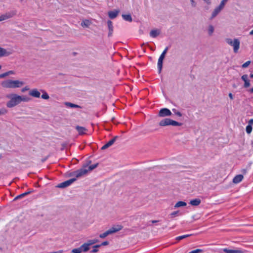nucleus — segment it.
Listing matches in <instances>:
<instances>
[{
	"instance_id": "obj_37",
	"label": "nucleus",
	"mask_w": 253,
	"mask_h": 253,
	"mask_svg": "<svg viewBox=\"0 0 253 253\" xmlns=\"http://www.w3.org/2000/svg\"><path fill=\"white\" fill-rule=\"evenodd\" d=\"M98 164H95L90 166L87 169L88 171H91L97 167Z\"/></svg>"
},
{
	"instance_id": "obj_54",
	"label": "nucleus",
	"mask_w": 253,
	"mask_h": 253,
	"mask_svg": "<svg viewBox=\"0 0 253 253\" xmlns=\"http://www.w3.org/2000/svg\"><path fill=\"white\" fill-rule=\"evenodd\" d=\"M250 35H253V30H252L250 32Z\"/></svg>"
},
{
	"instance_id": "obj_5",
	"label": "nucleus",
	"mask_w": 253,
	"mask_h": 253,
	"mask_svg": "<svg viewBox=\"0 0 253 253\" xmlns=\"http://www.w3.org/2000/svg\"><path fill=\"white\" fill-rule=\"evenodd\" d=\"M226 43L230 45L233 47V50L235 53H237L240 47V41L237 39H235L233 40L230 38H227L225 40Z\"/></svg>"
},
{
	"instance_id": "obj_36",
	"label": "nucleus",
	"mask_w": 253,
	"mask_h": 253,
	"mask_svg": "<svg viewBox=\"0 0 253 253\" xmlns=\"http://www.w3.org/2000/svg\"><path fill=\"white\" fill-rule=\"evenodd\" d=\"M246 130L247 133L250 134L252 131V126L250 125H247L246 128Z\"/></svg>"
},
{
	"instance_id": "obj_14",
	"label": "nucleus",
	"mask_w": 253,
	"mask_h": 253,
	"mask_svg": "<svg viewBox=\"0 0 253 253\" xmlns=\"http://www.w3.org/2000/svg\"><path fill=\"white\" fill-rule=\"evenodd\" d=\"M12 53L10 51H7L5 49L0 47V57L7 56Z\"/></svg>"
},
{
	"instance_id": "obj_48",
	"label": "nucleus",
	"mask_w": 253,
	"mask_h": 253,
	"mask_svg": "<svg viewBox=\"0 0 253 253\" xmlns=\"http://www.w3.org/2000/svg\"><path fill=\"white\" fill-rule=\"evenodd\" d=\"M203 1L208 5H210L211 3V0H203Z\"/></svg>"
},
{
	"instance_id": "obj_44",
	"label": "nucleus",
	"mask_w": 253,
	"mask_h": 253,
	"mask_svg": "<svg viewBox=\"0 0 253 253\" xmlns=\"http://www.w3.org/2000/svg\"><path fill=\"white\" fill-rule=\"evenodd\" d=\"M190 2H191V6L193 7H196V1H195V0H190Z\"/></svg>"
},
{
	"instance_id": "obj_55",
	"label": "nucleus",
	"mask_w": 253,
	"mask_h": 253,
	"mask_svg": "<svg viewBox=\"0 0 253 253\" xmlns=\"http://www.w3.org/2000/svg\"><path fill=\"white\" fill-rule=\"evenodd\" d=\"M0 78H3V74H0Z\"/></svg>"
},
{
	"instance_id": "obj_41",
	"label": "nucleus",
	"mask_w": 253,
	"mask_h": 253,
	"mask_svg": "<svg viewBox=\"0 0 253 253\" xmlns=\"http://www.w3.org/2000/svg\"><path fill=\"white\" fill-rule=\"evenodd\" d=\"M178 213V211H173L172 212H171L170 214V216L171 218H173L175 216H177V214Z\"/></svg>"
},
{
	"instance_id": "obj_6",
	"label": "nucleus",
	"mask_w": 253,
	"mask_h": 253,
	"mask_svg": "<svg viewBox=\"0 0 253 253\" xmlns=\"http://www.w3.org/2000/svg\"><path fill=\"white\" fill-rule=\"evenodd\" d=\"M168 50V47H167L163 51L162 54H161L160 56L159 57V58L158 61V68L159 70V73H161L162 67H163V61L164 59L165 58V55L166 53L167 52Z\"/></svg>"
},
{
	"instance_id": "obj_34",
	"label": "nucleus",
	"mask_w": 253,
	"mask_h": 253,
	"mask_svg": "<svg viewBox=\"0 0 253 253\" xmlns=\"http://www.w3.org/2000/svg\"><path fill=\"white\" fill-rule=\"evenodd\" d=\"M83 252L81 247L79 248L74 249L72 251V253H81Z\"/></svg>"
},
{
	"instance_id": "obj_1",
	"label": "nucleus",
	"mask_w": 253,
	"mask_h": 253,
	"mask_svg": "<svg viewBox=\"0 0 253 253\" xmlns=\"http://www.w3.org/2000/svg\"><path fill=\"white\" fill-rule=\"evenodd\" d=\"M25 84L24 82L20 80H6L1 83V85L5 88H16L22 87Z\"/></svg>"
},
{
	"instance_id": "obj_12",
	"label": "nucleus",
	"mask_w": 253,
	"mask_h": 253,
	"mask_svg": "<svg viewBox=\"0 0 253 253\" xmlns=\"http://www.w3.org/2000/svg\"><path fill=\"white\" fill-rule=\"evenodd\" d=\"M29 94L30 96L36 98H39L41 95L40 92L37 88L31 89Z\"/></svg>"
},
{
	"instance_id": "obj_22",
	"label": "nucleus",
	"mask_w": 253,
	"mask_h": 253,
	"mask_svg": "<svg viewBox=\"0 0 253 253\" xmlns=\"http://www.w3.org/2000/svg\"><path fill=\"white\" fill-rule=\"evenodd\" d=\"M91 24L90 21L87 19L83 20L81 23V26L83 27H88Z\"/></svg>"
},
{
	"instance_id": "obj_53",
	"label": "nucleus",
	"mask_w": 253,
	"mask_h": 253,
	"mask_svg": "<svg viewBox=\"0 0 253 253\" xmlns=\"http://www.w3.org/2000/svg\"><path fill=\"white\" fill-rule=\"evenodd\" d=\"M158 222V220H152V221H151V222H152V223H157V222Z\"/></svg>"
},
{
	"instance_id": "obj_33",
	"label": "nucleus",
	"mask_w": 253,
	"mask_h": 253,
	"mask_svg": "<svg viewBox=\"0 0 253 253\" xmlns=\"http://www.w3.org/2000/svg\"><path fill=\"white\" fill-rule=\"evenodd\" d=\"M101 245H96L93 247V249L92 251H91V253H95L98 251V248L100 247Z\"/></svg>"
},
{
	"instance_id": "obj_3",
	"label": "nucleus",
	"mask_w": 253,
	"mask_h": 253,
	"mask_svg": "<svg viewBox=\"0 0 253 253\" xmlns=\"http://www.w3.org/2000/svg\"><path fill=\"white\" fill-rule=\"evenodd\" d=\"M123 228V226L121 225H117L112 227L109 230L105 231L104 233L102 234H100L99 235V237L100 238H105L106 237L108 236L109 235L115 233L117 232Z\"/></svg>"
},
{
	"instance_id": "obj_4",
	"label": "nucleus",
	"mask_w": 253,
	"mask_h": 253,
	"mask_svg": "<svg viewBox=\"0 0 253 253\" xmlns=\"http://www.w3.org/2000/svg\"><path fill=\"white\" fill-rule=\"evenodd\" d=\"M159 126H170V125L172 126H181L180 123H179L176 121H173L172 120H171L170 119H169V118H166V119H163L159 122Z\"/></svg>"
},
{
	"instance_id": "obj_20",
	"label": "nucleus",
	"mask_w": 253,
	"mask_h": 253,
	"mask_svg": "<svg viewBox=\"0 0 253 253\" xmlns=\"http://www.w3.org/2000/svg\"><path fill=\"white\" fill-rule=\"evenodd\" d=\"M223 252L225 253H243L241 250H229L227 249H223Z\"/></svg>"
},
{
	"instance_id": "obj_7",
	"label": "nucleus",
	"mask_w": 253,
	"mask_h": 253,
	"mask_svg": "<svg viewBox=\"0 0 253 253\" xmlns=\"http://www.w3.org/2000/svg\"><path fill=\"white\" fill-rule=\"evenodd\" d=\"M76 180V178H71L70 179H69L67 181H65L64 182H63L59 184L57 186V187L61 188L67 187L69 186V185H70L71 184H72Z\"/></svg>"
},
{
	"instance_id": "obj_51",
	"label": "nucleus",
	"mask_w": 253,
	"mask_h": 253,
	"mask_svg": "<svg viewBox=\"0 0 253 253\" xmlns=\"http://www.w3.org/2000/svg\"><path fill=\"white\" fill-rule=\"evenodd\" d=\"M7 72H8V75L14 74V72L12 71H9Z\"/></svg>"
},
{
	"instance_id": "obj_10",
	"label": "nucleus",
	"mask_w": 253,
	"mask_h": 253,
	"mask_svg": "<svg viewBox=\"0 0 253 253\" xmlns=\"http://www.w3.org/2000/svg\"><path fill=\"white\" fill-rule=\"evenodd\" d=\"M223 8H223L219 5L218 6L216 7L213 10L210 19L211 20L213 19L215 17H216L221 12V11Z\"/></svg>"
},
{
	"instance_id": "obj_40",
	"label": "nucleus",
	"mask_w": 253,
	"mask_h": 253,
	"mask_svg": "<svg viewBox=\"0 0 253 253\" xmlns=\"http://www.w3.org/2000/svg\"><path fill=\"white\" fill-rule=\"evenodd\" d=\"M7 111L5 108H1L0 109V115H4L7 113Z\"/></svg>"
},
{
	"instance_id": "obj_21",
	"label": "nucleus",
	"mask_w": 253,
	"mask_h": 253,
	"mask_svg": "<svg viewBox=\"0 0 253 253\" xmlns=\"http://www.w3.org/2000/svg\"><path fill=\"white\" fill-rule=\"evenodd\" d=\"M201 201L200 199H195L190 201V204L192 206H197L200 204Z\"/></svg>"
},
{
	"instance_id": "obj_42",
	"label": "nucleus",
	"mask_w": 253,
	"mask_h": 253,
	"mask_svg": "<svg viewBox=\"0 0 253 253\" xmlns=\"http://www.w3.org/2000/svg\"><path fill=\"white\" fill-rule=\"evenodd\" d=\"M251 63V61H248L247 62H246L245 63H244L242 67V68H247Z\"/></svg>"
},
{
	"instance_id": "obj_24",
	"label": "nucleus",
	"mask_w": 253,
	"mask_h": 253,
	"mask_svg": "<svg viewBox=\"0 0 253 253\" xmlns=\"http://www.w3.org/2000/svg\"><path fill=\"white\" fill-rule=\"evenodd\" d=\"M187 205L186 203L183 201H178L176 203V204L174 205V207L175 208H179L181 207H185Z\"/></svg>"
},
{
	"instance_id": "obj_30",
	"label": "nucleus",
	"mask_w": 253,
	"mask_h": 253,
	"mask_svg": "<svg viewBox=\"0 0 253 253\" xmlns=\"http://www.w3.org/2000/svg\"><path fill=\"white\" fill-rule=\"evenodd\" d=\"M191 236V234H187V235H182V236H178L176 238V240H182V239H183L184 238H186L187 237H188L189 236Z\"/></svg>"
},
{
	"instance_id": "obj_50",
	"label": "nucleus",
	"mask_w": 253,
	"mask_h": 253,
	"mask_svg": "<svg viewBox=\"0 0 253 253\" xmlns=\"http://www.w3.org/2000/svg\"><path fill=\"white\" fill-rule=\"evenodd\" d=\"M2 74H3V78L7 76H8V74L7 72H5V73H3Z\"/></svg>"
},
{
	"instance_id": "obj_18",
	"label": "nucleus",
	"mask_w": 253,
	"mask_h": 253,
	"mask_svg": "<svg viewBox=\"0 0 253 253\" xmlns=\"http://www.w3.org/2000/svg\"><path fill=\"white\" fill-rule=\"evenodd\" d=\"M76 129H77L80 135H83L86 133V132L87 130V129L84 127L80 126H77L76 127Z\"/></svg>"
},
{
	"instance_id": "obj_16",
	"label": "nucleus",
	"mask_w": 253,
	"mask_h": 253,
	"mask_svg": "<svg viewBox=\"0 0 253 253\" xmlns=\"http://www.w3.org/2000/svg\"><path fill=\"white\" fill-rule=\"evenodd\" d=\"M119 10H115L114 11H110L108 12V16L111 19L115 18L118 15L119 13Z\"/></svg>"
},
{
	"instance_id": "obj_47",
	"label": "nucleus",
	"mask_w": 253,
	"mask_h": 253,
	"mask_svg": "<svg viewBox=\"0 0 253 253\" xmlns=\"http://www.w3.org/2000/svg\"><path fill=\"white\" fill-rule=\"evenodd\" d=\"M248 125H250L251 126H252L253 125V119H251L249 120Z\"/></svg>"
},
{
	"instance_id": "obj_11",
	"label": "nucleus",
	"mask_w": 253,
	"mask_h": 253,
	"mask_svg": "<svg viewBox=\"0 0 253 253\" xmlns=\"http://www.w3.org/2000/svg\"><path fill=\"white\" fill-rule=\"evenodd\" d=\"M117 138H118V136H115L113 138H112V139L109 140L107 143H106L105 145H104L102 147L101 149L105 150V149L108 148V147H110L111 146H112L114 143V142L116 141Z\"/></svg>"
},
{
	"instance_id": "obj_39",
	"label": "nucleus",
	"mask_w": 253,
	"mask_h": 253,
	"mask_svg": "<svg viewBox=\"0 0 253 253\" xmlns=\"http://www.w3.org/2000/svg\"><path fill=\"white\" fill-rule=\"evenodd\" d=\"M228 0H222L219 4V5L224 8Z\"/></svg>"
},
{
	"instance_id": "obj_32",
	"label": "nucleus",
	"mask_w": 253,
	"mask_h": 253,
	"mask_svg": "<svg viewBox=\"0 0 253 253\" xmlns=\"http://www.w3.org/2000/svg\"><path fill=\"white\" fill-rule=\"evenodd\" d=\"M66 105L68 107H70L71 108H80V107L76 104H74L71 103H66Z\"/></svg>"
},
{
	"instance_id": "obj_56",
	"label": "nucleus",
	"mask_w": 253,
	"mask_h": 253,
	"mask_svg": "<svg viewBox=\"0 0 253 253\" xmlns=\"http://www.w3.org/2000/svg\"><path fill=\"white\" fill-rule=\"evenodd\" d=\"M250 91L251 93H253V88H251V89L250 90Z\"/></svg>"
},
{
	"instance_id": "obj_35",
	"label": "nucleus",
	"mask_w": 253,
	"mask_h": 253,
	"mask_svg": "<svg viewBox=\"0 0 253 253\" xmlns=\"http://www.w3.org/2000/svg\"><path fill=\"white\" fill-rule=\"evenodd\" d=\"M31 192H32L31 191H29L26 192L25 193H23L19 195L18 196H19V199L23 198L24 197L26 196V195L30 194Z\"/></svg>"
},
{
	"instance_id": "obj_23",
	"label": "nucleus",
	"mask_w": 253,
	"mask_h": 253,
	"mask_svg": "<svg viewBox=\"0 0 253 253\" xmlns=\"http://www.w3.org/2000/svg\"><path fill=\"white\" fill-rule=\"evenodd\" d=\"M89 245H88V243L86 242L85 243H84V244H83L81 246V248L82 249V250L83 252H86L87 251H88L89 249Z\"/></svg>"
},
{
	"instance_id": "obj_25",
	"label": "nucleus",
	"mask_w": 253,
	"mask_h": 253,
	"mask_svg": "<svg viewBox=\"0 0 253 253\" xmlns=\"http://www.w3.org/2000/svg\"><path fill=\"white\" fill-rule=\"evenodd\" d=\"M11 17V15L10 14H5L4 15H2L0 16V21H2L7 19Z\"/></svg>"
},
{
	"instance_id": "obj_38",
	"label": "nucleus",
	"mask_w": 253,
	"mask_h": 253,
	"mask_svg": "<svg viewBox=\"0 0 253 253\" xmlns=\"http://www.w3.org/2000/svg\"><path fill=\"white\" fill-rule=\"evenodd\" d=\"M203 252V250L201 249H196L193 251H192L188 253H201Z\"/></svg>"
},
{
	"instance_id": "obj_19",
	"label": "nucleus",
	"mask_w": 253,
	"mask_h": 253,
	"mask_svg": "<svg viewBox=\"0 0 253 253\" xmlns=\"http://www.w3.org/2000/svg\"><path fill=\"white\" fill-rule=\"evenodd\" d=\"M243 178V175L242 174L237 175L233 179V182L235 184L239 183L242 181Z\"/></svg>"
},
{
	"instance_id": "obj_13",
	"label": "nucleus",
	"mask_w": 253,
	"mask_h": 253,
	"mask_svg": "<svg viewBox=\"0 0 253 253\" xmlns=\"http://www.w3.org/2000/svg\"><path fill=\"white\" fill-rule=\"evenodd\" d=\"M107 23L108 28L109 30L108 36V37H111L113 35V31H114L113 23L111 20H108Z\"/></svg>"
},
{
	"instance_id": "obj_52",
	"label": "nucleus",
	"mask_w": 253,
	"mask_h": 253,
	"mask_svg": "<svg viewBox=\"0 0 253 253\" xmlns=\"http://www.w3.org/2000/svg\"><path fill=\"white\" fill-rule=\"evenodd\" d=\"M18 199H19V196H18H18H16V197L14 198V200H14V201H15V200H18Z\"/></svg>"
},
{
	"instance_id": "obj_31",
	"label": "nucleus",
	"mask_w": 253,
	"mask_h": 253,
	"mask_svg": "<svg viewBox=\"0 0 253 253\" xmlns=\"http://www.w3.org/2000/svg\"><path fill=\"white\" fill-rule=\"evenodd\" d=\"M98 241H99L98 239H92V240H89L87 242L88 243V244L89 246H91L92 245H93V244L98 242Z\"/></svg>"
},
{
	"instance_id": "obj_15",
	"label": "nucleus",
	"mask_w": 253,
	"mask_h": 253,
	"mask_svg": "<svg viewBox=\"0 0 253 253\" xmlns=\"http://www.w3.org/2000/svg\"><path fill=\"white\" fill-rule=\"evenodd\" d=\"M242 80L244 81V87L247 88L250 86V81L248 79V76L247 75H244L242 76Z\"/></svg>"
},
{
	"instance_id": "obj_27",
	"label": "nucleus",
	"mask_w": 253,
	"mask_h": 253,
	"mask_svg": "<svg viewBox=\"0 0 253 253\" xmlns=\"http://www.w3.org/2000/svg\"><path fill=\"white\" fill-rule=\"evenodd\" d=\"M123 18L124 20L127 21L131 22L132 18L130 14H123L122 15Z\"/></svg>"
},
{
	"instance_id": "obj_26",
	"label": "nucleus",
	"mask_w": 253,
	"mask_h": 253,
	"mask_svg": "<svg viewBox=\"0 0 253 253\" xmlns=\"http://www.w3.org/2000/svg\"><path fill=\"white\" fill-rule=\"evenodd\" d=\"M214 27L211 25H209L208 28V33L209 35L211 36L214 32Z\"/></svg>"
},
{
	"instance_id": "obj_57",
	"label": "nucleus",
	"mask_w": 253,
	"mask_h": 253,
	"mask_svg": "<svg viewBox=\"0 0 253 253\" xmlns=\"http://www.w3.org/2000/svg\"><path fill=\"white\" fill-rule=\"evenodd\" d=\"M250 77L251 78H253V74H252L250 75Z\"/></svg>"
},
{
	"instance_id": "obj_46",
	"label": "nucleus",
	"mask_w": 253,
	"mask_h": 253,
	"mask_svg": "<svg viewBox=\"0 0 253 253\" xmlns=\"http://www.w3.org/2000/svg\"><path fill=\"white\" fill-rule=\"evenodd\" d=\"M108 244H109V242L108 241H104V242H102L99 245H101V246H106V245H108Z\"/></svg>"
},
{
	"instance_id": "obj_28",
	"label": "nucleus",
	"mask_w": 253,
	"mask_h": 253,
	"mask_svg": "<svg viewBox=\"0 0 253 253\" xmlns=\"http://www.w3.org/2000/svg\"><path fill=\"white\" fill-rule=\"evenodd\" d=\"M42 92V93L41 97L43 99H48L49 98V96L47 93L44 90H41Z\"/></svg>"
},
{
	"instance_id": "obj_8",
	"label": "nucleus",
	"mask_w": 253,
	"mask_h": 253,
	"mask_svg": "<svg viewBox=\"0 0 253 253\" xmlns=\"http://www.w3.org/2000/svg\"><path fill=\"white\" fill-rule=\"evenodd\" d=\"M88 171V170L84 168H83L74 171V175H75L77 178H79L86 174Z\"/></svg>"
},
{
	"instance_id": "obj_45",
	"label": "nucleus",
	"mask_w": 253,
	"mask_h": 253,
	"mask_svg": "<svg viewBox=\"0 0 253 253\" xmlns=\"http://www.w3.org/2000/svg\"><path fill=\"white\" fill-rule=\"evenodd\" d=\"M29 89V88L28 87V86H26L25 87L23 88L22 89H21V91L22 92H24L27 90H28Z\"/></svg>"
},
{
	"instance_id": "obj_17",
	"label": "nucleus",
	"mask_w": 253,
	"mask_h": 253,
	"mask_svg": "<svg viewBox=\"0 0 253 253\" xmlns=\"http://www.w3.org/2000/svg\"><path fill=\"white\" fill-rule=\"evenodd\" d=\"M161 33V31L159 29H153L150 32V36L152 38H156Z\"/></svg>"
},
{
	"instance_id": "obj_9",
	"label": "nucleus",
	"mask_w": 253,
	"mask_h": 253,
	"mask_svg": "<svg viewBox=\"0 0 253 253\" xmlns=\"http://www.w3.org/2000/svg\"><path fill=\"white\" fill-rule=\"evenodd\" d=\"M171 115V112L168 108L161 109L159 112V116L160 117H165L167 116H169Z\"/></svg>"
},
{
	"instance_id": "obj_58",
	"label": "nucleus",
	"mask_w": 253,
	"mask_h": 253,
	"mask_svg": "<svg viewBox=\"0 0 253 253\" xmlns=\"http://www.w3.org/2000/svg\"><path fill=\"white\" fill-rule=\"evenodd\" d=\"M1 68V65H0V69Z\"/></svg>"
},
{
	"instance_id": "obj_43",
	"label": "nucleus",
	"mask_w": 253,
	"mask_h": 253,
	"mask_svg": "<svg viewBox=\"0 0 253 253\" xmlns=\"http://www.w3.org/2000/svg\"><path fill=\"white\" fill-rule=\"evenodd\" d=\"M172 111L177 116L179 117H181L182 116L181 113L179 111H177L175 109H173Z\"/></svg>"
},
{
	"instance_id": "obj_29",
	"label": "nucleus",
	"mask_w": 253,
	"mask_h": 253,
	"mask_svg": "<svg viewBox=\"0 0 253 253\" xmlns=\"http://www.w3.org/2000/svg\"><path fill=\"white\" fill-rule=\"evenodd\" d=\"M30 99L28 97H27L24 96H20V102H28L29 101Z\"/></svg>"
},
{
	"instance_id": "obj_49",
	"label": "nucleus",
	"mask_w": 253,
	"mask_h": 253,
	"mask_svg": "<svg viewBox=\"0 0 253 253\" xmlns=\"http://www.w3.org/2000/svg\"><path fill=\"white\" fill-rule=\"evenodd\" d=\"M229 97H230V98L231 99H233V94L231 93H230L229 94Z\"/></svg>"
},
{
	"instance_id": "obj_2",
	"label": "nucleus",
	"mask_w": 253,
	"mask_h": 253,
	"mask_svg": "<svg viewBox=\"0 0 253 253\" xmlns=\"http://www.w3.org/2000/svg\"><path fill=\"white\" fill-rule=\"evenodd\" d=\"M6 97L10 100L6 103V106L8 108L13 107L20 103V95L16 94H10L6 95Z\"/></svg>"
}]
</instances>
